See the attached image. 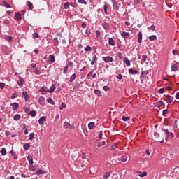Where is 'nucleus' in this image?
<instances>
[{
    "label": "nucleus",
    "instance_id": "f257e3e1",
    "mask_svg": "<svg viewBox=\"0 0 179 179\" xmlns=\"http://www.w3.org/2000/svg\"><path fill=\"white\" fill-rule=\"evenodd\" d=\"M154 136H155L156 142H160V143H164V138H162V140L159 139V138H160V134H159V133L155 132Z\"/></svg>",
    "mask_w": 179,
    "mask_h": 179
},
{
    "label": "nucleus",
    "instance_id": "f03ea898",
    "mask_svg": "<svg viewBox=\"0 0 179 179\" xmlns=\"http://www.w3.org/2000/svg\"><path fill=\"white\" fill-rule=\"evenodd\" d=\"M164 131L166 135V141H167V139H168V138H169V136H171V138H173V133L169 132L168 129H164Z\"/></svg>",
    "mask_w": 179,
    "mask_h": 179
},
{
    "label": "nucleus",
    "instance_id": "7ed1b4c3",
    "mask_svg": "<svg viewBox=\"0 0 179 179\" xmlns=\"http://www.w3.org/2000/svg\"><path fill=\"white\" fill-rule=\"evenodd\" d=\"M15 20H22V14L20 13H17L14 15Z\"/></svg>",
    "mask_w": 179,
    "mask_h": 179
},
{
    "label": "nucleus",
    "instance_id": "20e7f679",
    "mask_svg": "<svg viewBox=\"0 0 179 179\" xmlns=\"http://www.w3.org/2000/svg\"><path fill=\"white\" fill-rule=\"evenodd\" d=\"M103 61L105 62H113V57H110V56H107L103 57Z\"/></svg>",
    "mask_w": 179,
    "mask_h": 179
},
{
    "label": "nucleus",
    "instance_id": "39448f33",
    "mask_svg": "<svg viewBox=\"0 0 179 179\" xmlns=\"http://www.w3.org/2000/svg\"><path fill=\"white\" fill-rule=\"evenodd\" d=\"M10 106H12V108L14 111H16V110L19 108V103H11Z\"/></svg>",
    "mask_w": 179,
    "mask_h": 179
},
{
    "label": "nucleus",
    "instance_id": "423d86ee",
    "mask_svg": "<svg viewBox=\"0 0 179 179\" xmlns=\"http://www.w3.org/2000/svg\"><path fill=\"white\" fill-rule=\"evenodd\" d=\"M39 92H41L42 94H45V93L48 92V88H47L46 87H41V89L39 90Z\"/></svg>",
    "mask_w": 179,
    "mask_h": 179
},
{
    "label": "nucleus",
    "instance_id": "0eeeda50",
    "mask_svg": "<svg viewBox=\"0 0 179 179\" xmlns=\"http://www.w3.org/2000/svg\"><path fill=\"white\" fill-rule=\"evenodd\" d=\"M49 58H50L49 62L50 64H54V62H55V56H54V55H50Z\"/></svg>",
    "mask_w": 179,
    "mask_h": 179
},
{
    "label": "nucleus",
    "instance_id": "6e6552de",
    "mask_svg": "<svg viewBox=\"0 0 179 179\" xmlns=\"http://www.w3.org/2000/svg\"><path fill=\"white\" fill-rule=\"evenodd\" d=\"M45 120H47V117L45 116L41 117L38 120V122H39L40 125H43V124H44V121H45Z\"/></svg>",
    "mask_w": 179,
    "mask_h": 179
},
{
    "label": "nucleus",
    "instance_id": "1a4fd4ad",
    "mask_svg": "<svg viewBox=\"0 0 179 179\" xmlns=\"http://www.w3.org/2000/svg\"><path fill=\"white\" fill-rule=\"evenodd\" d=\"M121 36L123 38H128V37H129V33L128 32H125V31H123L122 34H121Z\"/></svg>",
    "mask_w": 179,
    "mask_h": 179
},
{
    "label": "nucleus",
    "instance_id": "9d476101",
    "mask_svg": "<svg viewBox=\"0 0 179 179\" xmlns=\"http://www.w3.org/2000/svg\"><path fill=\"white\" fill-rule=\"evenodd\" d=\"M171 71H173V72H176V71H178V65H177L176 64H174L173 65H172Z\"/></svg>",
    "mask_w": 179,
    "mask_h": 179
},
{
    "label": "nucleus",
    "instance_id": "9b49d317",
    "mask_svg": "<svg viewBox=\"0 0 179 179\" xmlns=\"http://www.w3.org/2000/svg\"><path fill=\"white\" fill-rule=\"evenodd\" d=\"M27 5L29 10H33V8H34V6H33V3H31V2L27 1Z\"/></svg>",
    "mask_w": 179,
    "mask_h": 179
},
{
    "label": "nucleus",
    "instance_id": "f8f14e48",
    "mask_svg": "<svg viewBox=\"0 0 179 179\" xmlns=\"http://www.w3.org/2000/svg\"><path fill=\"white\" fill-rule=\"evenodd\" d=\"M10 155L13 157L14 160H17V156L16 155V153H15L13 149L10 150Z\"/></svg>",
    "mask_w": 179,
    "mask_h": 179
},
{
    "label": "nucleus",
    "instance_id": "ddd939ff",
    "mask_svg": "<svg viewBox=\"0 0 179 179\" xmlns=\"http://www.w3.org/2000/svg\"><path fill=\"white\" fill-rule=\"evenodd\" d=\"M22 96L24 97L25 101H29V94H27V92H23Z\"/></svg>",
    "mask_w": 179,
    "mask_h": 179
},
{
    "label": "nucleus",
    "instance_id": "4468645a",
    "mask_svg": "<svg viewBox=\"0 0 179 179\" xmlns=\"http://www.w3.org/2000/svg\"><path fill=\"white\" fill-rule=\"evenodd\" d=\"M38 102L41 104V106H44L45 103H44V97L43 96H40L38 99Z\"/></svg>",
    "mask_w": 179,
    "mask_h": 179
},
{
    "label": "nucleus",
    "instance_id": "2eb2a0df",
    "mask_svg": "<svg viewBox=\"0 0 179 179\" xmlns=\"http://www.w3.org/2000/svg\"><path fill=\"white\" fill-rule=\"evenodd\" d=\"M129 73H131V75H136V73H138V71L134 70L133 69H129Z\"/></svg>",
    "mask_w": 179,
    "mask_h": 179
},
{
    "label": "nucleus",
    "instance_id": "dca6fc26",
    "mask_svg": "<svg viewBox=\"0 0 179 179\" xmlns=\"http://www.w3.org/2000/svg\"><path fill=\"white\" fill-rule=\"evenodd\" d=\"M124 62L126 64L127 66H131V62L127 57L124 58Z\"/></svg>",
    "mask_w": 179,
    "mask_h": 179
},
{
    "label": "nucleus",
    "instance_id": "f3484780",
    "mask_svg": "<svg viewBox=\"0 0 179 179\" xmlns=\"http://www.w3.org/2000/svg\"><path fill=\"white\" fill-rule=\"evenodd\" d=\"M150 41H155V40H157V37L155 35H152L149 36Z\"/></svg>",
    "mask_w": 179,
    "mask_h": 179
},
{
    "label": "nucleus",
    "instance_id": "a211bd4d",
    "mask_svg": "<svg viewBox=\"0 0 179 179\" xmlns=\"http://www.w3.org/2000/svg\"><path fill=\"white\" fill-rule=\"evenodd\" d=\"M64 128H65V129H68V128H71V124H69V122H64Z\"/></svg>",
    "mask_w": 179,
    "mask_h": 179
},
{
    "label": "nucleus",
    "instance_id": "6ab92c4d",
    "mask_svg": "<svg viewBox=\"0 0 179 179\" xmlns=\"http://www.w3.org/2000/svg\"><path fill=\"white\" fill-rule=\"evenodd\" d=\"M36 176H40V174H45V171L39 169L36 172Z\"/></svg>",
    "mask_w": 179,
    "mask_h": 179
},
{
    "label": "nucleus",
    "instance_id": "aec40b11",
    "mask_svg": "<svg viewBox=\"0 0 179 179\" xmlns=\"http://www.w3.org/2000/svg\"><path fill=\"white\" fill-rule=\"evenodd\" d=\"M166 101L169 103H171L173 101V97H171V96L166 95Z\"/></svg>",
    "mask_w": 179,
    "mask_h": 179
},
{
    "label": "nucleus",
    "instance_id": "412c9836",
    "mask_svg": "<svg viewBox=\"0 0 179 179\" xmlns=\"http://www.w3.org/2000/svg\"><path fill=\"white\" fill-rule=\"evenodd\" d=\"M94 93H95V94H96V96L99 97H101V92L99 90H95Z\"/></svg>",
    "mask_w": 179,
    "mask_h": 179
},
{
    "label": "nucleus",
    "instance_id": "4be33fe9",
    "mask_svg": "<svg viewBox=\"0 0 179 179\" xmlns=\"http://www.w3.org/2000/svg\"><path fill=\"white\" fill-rule=\"evenodd\" d=\"M24 83V80L23 79V78H20V82L17 81V84L19 86H22V85Z\"/></svg>",
    "mask_w": 179,
    "mask_h": 179
},
{
    "label": "nucleus",
    "instance_id": "5701e85b",
    "mask_svg": "<svg viewBox=\"0 0 179 179\" xmlns=\"http://www.w3.org/2000/svg\"><path fill=\"white\" fill-rule=\"evenodd\" d=\"M55 90V85H52L50 90H48L49 93H52Z\"/></svg>",
    "mask_w": 179,
    "mask_h": 179
},
{
    "label": "nucleus",
    "instance_id": "b1692460",
    "mask_svg": "<svg viewBox=\"0 0 179 179\" xmlns=\"http://www.w3.org/2000/svg\"><path fill=\"white\" fill-rule=\"evenodd\" d=\"M27 160H28L29 164L31 166V164H33V163H34L33 162V157L29 155L27 157Z\"/></svg>",
    "mask_w": 179,
    "mask_h": 179
},
{
    "label": "nucleus",
    "instance_id": "393cba45",
    "mask_svg": "<svg viewBox=\"0 0 179 179\" xmlns=\"http://www.w3.org/2000/svg\"><path fill=\"white\" fill-rule=\"evenodd\" d=\"M108 43H109V45H115V42L114 41V39H113V38H109Z\"/></svg>",
    "mask_w": 179,
    "mask_h": 179
},
{
    "label": "nucleus",
    "instance_id": "a878e982",
    "mask_svg": "<svg viewBox=\"0 0 179 179\" xmlns=\"http://www.w3.org/2000/svg\"><path fill=\"white\" fill-rule=\"evenodd\" d=\"M53 43H54V47H57V45H58V44L59 43V41H58V38H55L53 39Z\"/></svg>",
    "mask_w": 179,
    "mask_h": 179
},
{
    "label": "nucleus",
    "instance_id": "bb28decb",
    "mask_svg": "<svg viewBox=\"0 0 179 179\" xmlns=\"http://www.w3.org/2000/svg\"><path fill=\"white\" fill-rule=\"evenodd\" d=\"M75 79H76V74L73 73V74L70 77L69 82L72 83L73 81L75 80Z\"/></svg>",
    "mask_w": 179,
    "mask_h": 179
},
{
    "label": "nucleus",
    "instance_id": "cd10ccee",
    "mask_svg": "<svg viewBox=\"0 0 179 179\" xmlns=\"http://www.w3.org/2000/svg\"><path fill=\"white\" fill-rule=\"evenodd\" d=\"M138 43H142V32H139L138 34Z\"/></svg>",
    "mask_w": 179,
    "mask_h": 179
},
{
    "label": "nucleus",
    "instance_id": "c85d7f7f",
    "mask_svg": "<svg viewBox=\"0 0 179 179\" xmlns=\"http://www.w3.org/2000/svg\"><path fill=\"white\" fill-rule=\"evenodd\" d=\"M121 162H126L128 160V155H123L120 159Z\"/></svg>",
    "mask_w": 179,
    "mask_h": 179
},
{
    "label": "nucleus",
    "instance_id": "c756f323",
    "mask_svg": "<svg viewBox=\"0 0 179 179\" xmlns=\"http://www.w3.org/2000/svg\"><path fill=\"white\" fill-rule=\"evenodd\" d=\"M88 128L89 129H93L94 128V122H90L88 124Z\"/></svg>",
    "mask_w": 179,
    "mask_h": 179
},
{
    "label": "nucleus",
    "instance_id": "7c9ffc66",
    "mask_svg": "<svg viewBox=\"0 0 179 179\" xmlns=\"http://www.w3.org/2000/svg\"><path fill=\"white\" fill-rule=\"evenodd\" d=\"M2 156H6V148H3L1 150Z\"/></svg>",
    "mask_w": 179,
    "mask_h": 179
},
{
    "label": "nucleus",
    "instance_id": "2f4dec72",
    "mask_svg": "<svg viewBox=\"0 0 179 179\" xmlns=\"http://www.w3.org/2000/svg\"><path fill=\"white\" fill-rule=\"evenodd\" d=\"M20 120V115L17 114L14 116V120L15 121H19Z\"/></svg>",
    "mask_w": 179,
    "mask_h": 179
},
{
    "label": "nucleus",
    "instance_id": "473e14b6",
    "mask_svg": "<svg viewBox=\"0 0 179 179\" xmlns=\"http://www.w3.org/2000/svg\"><path fill=\"white\" fill-rule=\"evenodd\" d=\"M108 9V6H107V4H105L103 6V10H104L106 15H108V13L107 12Z\"/></svg>",
    "mask_w": 179,
    "mask_h": 179
},
{
    "label": "nucleus",
    "instance_id": "72a5a7b5",
    "mask_svg": "<svg viewBox=\"0 0 179 179\" xmlns=\"http://www.w3.org/2000/svg\"><path fill=\"white\" fill-rule=\"evenodd\" d=\"M155 29L156 27H155V25H151L150 27H148V30H152V31H155Z\"/></svg>",
    "mask_w": 179,
    "mask_h": 179
},
{
    "label": "nucleus",
    "instance_id": "f704fd0d",
    "mask_svg": "<svg viewBox=\"0 0 179 179\" xmlns=\"http://www.w3.org/2000/svg\"><path fill=\"white\" fill-rule=\"evenodd\" d=\"M23 148L25 150H28L29 148H30V144L29 143H25L24 145H23Z\"/></svg>",
    "mask_w": 179,
    "mask_h": 179
},
{
    "label": "nucleus",
    "instance_id": "c9c22d12",
    "mask_svg": "<svg viewBox=\"0 0 179 179\" xmlns=\"http://www.w3.org/2000/svg\"><path fill=\"white\" fill-rule=\"evenodd\" d=\"M3 5L6 7V8H10V4H9L8 2L6 1H3Z\"/></svg>",
    "mask_w": 179,
    "mask_h": 179
},
{
    "label": "nucleus",
    "instance_id": "e433bc0d",
    "mask_svg": "<svg viewBox=\"0 0 179 179\" xmlns=\"http://www.w3.org/2000/svg\"><path fill=\"white\" fill-rule=\"evenodd\" d=\"M106 145V141L99 142L98 143V148H100L101 146H104Z\"/></svg>",
    "mask_w": 179,
    "mask_h": 179
},
{
    "label": "nucleus",
    "instance_id": "4c0bfd02",
    "mask_svg": "<svg viewBox=\"0 0 179 179\" xmlns=\"http://www.w3.org/2000/svg\"><path fill=\"white\" fill-rule=\"evenodd\" d=\"M64 108H66V104L62 103L59 107V110H64Z\"/></svg>",
    "mask_w": 179,
    "mask_h": 179
},
{
    "label": "nucleus",
    "instance_id": "58836bf2",
    "mask_svg": "<svg viewBox=\"0 0 179 179\" xmlns=\"http://www.w3.org/2000/svg\"><path fill=\"white\" fill-rule=\"evenodd\" d=\"M79 3H83V5H87V2L85 0H78Z\"/></svg>",
    "mask_w": 179,
    "mask_h": 179
},
{
    "label": "nucleus",
    "instance_id": "ea45409f",
    "mask_svg": "<svg viewBox=\"0 0 179 179\" xmlns=\"http://www.w3.org/2000/svg\"><path fill=\"white\" fill-rule=\"evenodd\" d=\"M48 103H50V104H54V101L51 98L47 99Z\"/></svg>",
    "mask_w": 179,
    "mask_h": 179
},
{
    "label": "nucleus",
    "instance_id": "a19ab883",
    "mask_svg": "<svg viewBox=\"0 0 179 179\" xmlns=\"http://www.w3.org/2000/svg\"><path fill=\"white\" fill-rule=\"evenodd\" d=\"M34 138V133H31L29 134V141H33Z\"/></svg>",
    "mask_w": 179,
    "mask_h": 179
},
{
    "label": "nucleus",
    "instance_id": "79ce46f5",
    "mask_svg": "<svg viewBox=\"0 0 179 179\" xmlns=\"http://www.w3.org/2000/svg\"><path fill=\"white\" fill-rule=\"evenodd\" d=\"M169 113V110L167 109H165L162 112V115L165 117V115H167V113Z\"/></svg>",
    "mask_w": 179,
    "mask_h": 179
},
{
    "label": "nucleus",
    "instance_id": "37998d69",
    "mask_svg": "<svg viewBox=\"0 0 179 179\" xmlns=\"http://www.w3.org/2000/svg\"><path fill=\"white\" fill-rule=\"evenodd\" d=\"M139 176L140 177H146V176H148V173H146V171H144L141 173Z\"/></svg>",
    "mask_w": 179,
    "mask_h": 179
},
{
    "label": "nucleus",
    "instance_id": "c03bdc74",
    "mask_svg": "<svg viewBox=\"0 0 179 179\" xmlns=\"http://www.w3.org/2000/svg\"><path fill=\"white\" fill-rule=\"evenodd\" d=\"M103 90H105V92H108V90H110V87L107 85L103 86Z\"/></svg>",
    "mask_w": 179,
    "mask_h": 179
},
{
    "label": "nucleus",
    "instance_id": "a18cd8bd",
    "mask_svg": "<svg viewBox=\"0 0 179 179\" xmlns=\"http://www.w3.org/2000/svg\"><path fill=\"white\" fill-rule=\"evenodd\" d=\"M30 115H31V117H36V110L31 111Z\"/></svg>",
    "mask_w": 179,
    "mask_h": 179
},
{
    "label": "nucleus",
    "instance_id": "49530a36",
    "mask_svg": "<svg viewBox=\"0 0 179 179\" xmlns=\"http://www.w3.org/2000/svg\"><path fill=\"white\" fill-rule=\"evenodd\" d=\"M85 34L89 37L92 34V32H90V30L87 29L86 31H85Z\"/></svg>",
    "mask_w": 179,
    "mask_h": 179
},
{
    "label": "nucleus",
    "instance_id": "de8ad7c7",
    "mask_svg": "<svg viewBox=\"0 0 179 179\" xmlns=\"http://www.w3.org/2000/svg\"><path fill=\"white\" fill-rule=\"evenodd\" d=\"M148 59V55H143V56H142V61H146V59Z\"/></svg>",
    "mask_w": 179,
    "mask_h": 179
},
{
    "label": "nucleus",
    "instance_id": "09e8293b",
    "mask_svg": "<svg viewBox=\"0 0 179 179\" xmlns=\"http://www.w3.org/2000/svg\"><path fill=\"white\" fill-rule=\"evenodd\" d=\"M141 75H149V71L146 70L141 72Z\"/></svg>",
    "mask_w": 179,
    "mask_h": 179
},
{
    "label": "nucleus",
    "instance_id": "8fccbe9b",
    "mask_svg": "<svg viewBox=\"0 0 179 179\" xmlns=\"http://www.w3.org/2000/svg\"><path fill=\"white\" fill-rule=\"evenodd\" d=\"M68 68H69V66H66L65 67H64V71H63V73L65 74V73H66V72H68Z\"/></svg>",
    "mask_w": 179,
    "mask_h": 179
},
{
    "label": "nucleus",
    "instance_id": "3c124183",
    "mask_svg": "<svg viewBox=\"0 0 179 179\" xmlns=\"http://www.w3.org/2000/svg\"><path fill=\"white\" fill-rule=\"evenodd\" d=\"M85 51H92V47L90 46H87L85 48Z\"/></svg>",
    "mask_w": 179,
    "mask_h": 179
},
{
    "label": "nucleus",
    "instance_id": "603ef678",
    "mask_svg": "<svg viewBox=\"0 0 179 179\" xmlns=\"http://www.w3.org/2000/svg\"><path fill=\"white\" fill-rule=\"evenodd\" d=\"M35 73L36 75H40V70L38 68H35Z\"/></svg>",
    "mask_w": 179,
    "mask_h": 179
},
{
    "label": "nucleus",
    "instance_id": "864d4df0",
    "mask_svg": "<svg viewBox=\"0 0 179 179\" xmlns=\"http://www.w3.org/2000/svg\"><path fill=\"white\" fill-rule=\"evenodd\" d=\"M69 8V3L66 2L64 3V9H68Z\"/></svg>",
    "mask_w": 179,
    "mask_h": 179
},
{
    "label": "nucleus",
    "instance_id": "5fc2aeb1",
    "mask_svg": "<svg viewBox=\"0 0 179 179\" xmlns=\"http://www.w3.org/2000/svg\"><path fill=\"white\" fill-rule=\"evenodd\" d=\"M129 117H126V116H123L122 117V120L123 121H128V120H129Z\"/></svg>",
    "mask_w": 179,
    "mask_h": 179
},
{
    "label": "nucleus",
    "instance_id": "6e6d98bb",
    "mask_svg": "<svg viewBox=\"0 0 179 179\" xmlns=\"http://www.w3.org/2000/svg\"><path fill=\"white\" fill-rule=\"evenodd\" d=\"M117 57H118V58H120V59H122V57H123L122 53L119 52V53L117 54Z\"/></svg>",
    "mask_w": 179,
    "mask_h": 179
},
{
    "label": "nucleus",
    "instance_id": "4d7b16f0",
    "mask_svg": "<svg viewBox=\"0 0 179 179\" xmlns=\"http://www.w3.org/2000/svg\"><path fill=\"white\" fill-rule=\"evenodd\" d=\"M24 111H25V113H27V114H29V113H30V108H24Z\"/></svg>",
    "mask_w": 179,
    "mask_h": 179
},
{
    "label": "nucleus",
    "instance_id": "13d9d810",
    "mask_svg": "<svg viewBox=\"0 0 179 179\" xmlns=\"http://www.w3.org/2000/svg\"><path fill=\"white\" fill-rule=\"evenodd\" d=\"M3 87H5V83H0V89H3Z\"/></svg>",
    "mask_w": 179,
    "mask_h": 179
},
{
    "label": "nucleus",
    "instance_id": "bf43d9fd",
    "mask_svg": "<svg viewBox=\"0 0 179 179\" xmlns=\"http://www.w3.org/2000/svg\"><path fill=\"white\" fill-rule=\"evenodd\" d=\"M95 33H96V37H100V31H99V30H96Z\"/></svg>",
    "mask_w": 179,
    "mask_h": 179
},
{
    "label": "nucleus",
    "instance_id": "052dcab7",
    "mask_svg": "<svg viewBox=\"0 0 179 179\" xmlns=\"http://www.w3.org/2000/svg\"><path fill=\"white\" fill-rule=\"evenodd\" d=\"M66 66H71V68H73V62H69L68 65Z\"/></svg>",
    "mask_w": 179,
    "mask_h": 179
},
{
    "label": "nucleus",
    "instance_id": "680f3d73",
    "mask_svg": "<svg viewBox=\"0 0 179 179\" xmlns=\"http://www.w3.org/2000/svg\"><path fill=\"white\" fill-rule=\"evenodd\" d=\"M108 177H110V173H108L103 176L104 179H107Z\"/></svg>",
    "mask_w": 179,
    "mask_h": 179
},
{
    "label": "nucleus",
    "instance_id": "e2e57ef3",
    "mask_svg": "<svg viewBox=\"0 0 179 179\" xmlns=\"http://www.w3.org/2000/svg\"><path fill=\"white\" fill-rule=\"evenodd\" d=\"M16 97H17V94L15 93L12 95L11 99H16Z\"/></svg>",
    "mask_w": 179,
    "mask_h": 179
},
{
    "label": "nucleus",
    "instance_id": "0e129e2a",
    "mask_svg": "<svg viewBox=\"0 0 179 179\" xmlns=\"http://www.w3.org/2000/svg\"><path fill=\"white\" fill-rule=\"evenodd\" d=\"M33 37L34 38H38V34L37 33L34 34Z\"/></svg>",
    "mask_w": 179,
    "mask_h": 179
},
{
    "label": "nucleus",
    "instance_id": "69168bd1",
    "mask_svg": "<svg viewBox=\"0 0 179 179\" xmlns=\"http://www.w3.org/2000/svg\"><path fill=\"white\" fill-rule=\"evenodd\" d=\"M159 93H164V88H160L159 90Z\"/></svg>",
    "mask_w": 179,
    "mask_h": 179
},
{
    "label": "nucleus",
    "instance_id": "338daca9",
    "mask_svg": "<svg viewBox=\"0 0 179 179\" xmlns=\"http://www.w3.org/2000/svg\"><path fill=\"white\" fill-rule=\"evenodd\" d=\"M6 40H7V41H12V37L11 36H7Z\"/></svg>",
    "mask_w": 179,
    "mask_h": 179
},
{
    "label": "nucleus",
    "instance_id": "774afa93",
    "mask_svg": "<svg viewBox=\"0 0 179 179\" xmlns=\"http://www.w3.org/2000/svg\"><path fill=\"white\" fill-rule=\"evenodd\" d=\"M176 99H177V100H179V92H177L176 94Z\"/></svg>",
    "mask_w": 179,
    "mask_h": 179
}]
</instances>
